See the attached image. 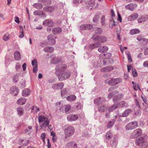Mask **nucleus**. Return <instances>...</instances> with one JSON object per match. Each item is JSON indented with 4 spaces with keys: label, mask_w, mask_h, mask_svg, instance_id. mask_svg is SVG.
Instances as JSON below:
<instances>
[{
    "label": "nucleus",
    "mask_w": 148,
    "mask_h": 148,
    "mask_svg": "<svg viewBox=\"0 0 148 148\" xmlns=\"http://www.w3.org/2000/svg\"><path fill=\"white\" fill-rule=\"evenodd\" d=\"M38 120L41 128H46L48 126L49 121L47 117L41 115L38 117Z\"/></svg>",
    "instance_id": "f257e3e1"
},
{
    "label": "nucleus",
    "mask_w": 148,
    "mask_h": 148,
    "mask_svg": "<svg viewBox=\"0 0 148 148\" xmlns=\"http://www.w3.org/2000/svg\"><path fill=\"white\" fill-rule=\"evenodd\" d=\"M136 142L140 148H145L148 146V142L143 138H139L136 140Z\"/></svg>",
    "instance_id": "f03ea898"
},
{
    "label": "nucleus",
    "mask_w": 148,
    "mask_h": 148,
    "mask_svg": "<svg viewBox=\"0 0 148 148\" xmlns=\"http://www.w3.org/2000/svg\"><path fill=\"white\" fill-rule=\"evenodd\" d=\"M74 127L72 126H69L66 128L64 131L65 138L72 136L74 132Z\"/></svg>",
    "instance_id": "7ed1b4c3"
},
{
    "label": "nucleus",
    "mask_w": 148,
    "mask_h": 148,
    "mask_svg": "<svg viewBox=\"0 0 148 148\" xmlns=\"http://www.w3.org/2000/svg\"><path fill=\"white\" fill-rule=\"evenodd\" d=\"M71 73L69 72H62L58 75V79L60 81H63L69 77Z\"/></svg>",
    "instance_id": "20e7f679"
},
{
    "label": "nucleus",
    "mask_w": 148,
    "mask_h": 148,
    "mask_svg": "<svg viewBox=\"0 0 148 148\" xmlns=\"http://www.w3.org/2000/svg\"><path fill=\"white\" fill-rule=\"evenodd\" d=\"M138 126V122L134 121L131 122L127 124L125 127V128L127 130H132L135 129Z\"/></svg>",
    "instance_id": "39448f33"
},
{
    "label": "nucleus",
    "mask_w": 148,
    "mask_h": 148,
    "mask_svg": "<svg viewBox=\"0 0 148 148\" xmlns=\"http://www.w3.org/2000/svg\"><path fill=\"white\" fill-rule=\"evenodd\" d=\"M142 134V130L140 129H137L134 130L131 133L130 137L132 138H136L140 136Z\"/></svg>",
    "instance_id": "423d86ee"
},
{
    "label": "nucleus",
    "mask_w": 148,
    "mask_h": 148,
    "mask_svg": "<svg viewBox=\"0 0 148 148\" xmlns=\"http://www.w3.org/2000/svg\"><path fill=\"white\" fill-rule=\"evenodd\" d=\"M121 81V79L120 78L112 79L109 81L108 83L110 85L115 86L120 83Z\"/></svg>",
    "instance_id": "0eeeda50"
},
{
    "label": "nucleus",
    "mask_w": 148,
    "mask_h": 148,
    "mask_svg": "<svg viewBox=\"0 0 148 148\" xmlns=\"http://www.w3.org/2000/svg\"><path fill=\"white\" fill-rule=\"evenodd\" d=\"M92 38L94 40H97L98 41L101 42H106L107 41V38L105 36H98L95 37L93 36Z\"/></svg>",
    "instance_id": "6e6552de"
},
{
    "label": "nucleus",
    "mask_w": 148,
    "mask_h": 148,
    "mask_svg": "<svg viewBox=\"0 0 148 148\" xmlns=\"http://www.w3.org/2000/svg\"><path fill=\"white\" fill-rule=\"evenodd\" d=\"M64 85L63 82H59L53 84L52 86V88L55 90H60L62 89L64 87Z\"/></svg>",
    "instance_id": "1a4fd4ad"
},
{
    "label": "nucleus",
    "mask_w": 148,
    "mask_h": 148,
    "mask_svg": "<svg viewBox=\"0 0 148 148\" xmlns=\"http://www.w3.org/2000/svg\"><path fill=\"white\" fill-rule=\"evenodd\" d=\"M18 92V88L16 86H13L10 89V93L13 96H16Z\"/></svg>",
    "instance_id": "9d476101"
},
{
    "label": "nucleus",
    "mask_w": 148,
    "mask_h": 148,
    "mask_svg": "<svg viewBox=\"0 0 148 148\" xmlns=\"http://www.w3.org/2000/svg\"><path fill=\"white\" fill-rule=\"evenodd\" d=\"M106 101V99L103 98L99 97L96 98L94 101V103L95 104L99 105L103 103Z\"/></svg>",
    "instance_id": "9b49d317"
},
{
    "label": "nucleus",
    "mask_w": 148,
    "mask_h": 148,
    "mask_svg": "<svg viewBox=\"0 0 148 148\" xmlns=\"http://www.w3.org/2000/svg\"><path fill=\"white\" fill-rule=\"evenodd\" d=\"M32 64L33 66V69L34 73H36L38 71L37 62L36 59H34L32 61Z\"/></svg>",
    "instance_id": "f8f14e48"
},
{
    "label": "nucleus",
    "mask_w": 148,
    "mask_h": 148,
    "mask_svg": "<svg viewBox=\"0 0 148 148\" xmlns=\"http://www.w3.org/2000/svg\"><path fill=\"white\" fill-rule=\"evenodd\" d=\"M78 118V117L76 115L71 114L68 115L67 119L68 121H71L76 120Z\"/></svg>",
    "instance_id": "ddd939ff"
},
{
    "label": "nucleus",
    "mask_w": 148,
    "mask_h": 148,
    "mask_svg": "<svg viewBox=\"0 0 148 148\" xmlns=\"http://www.w3.org/2000/svg\"><path fill=\"white\" fill-rule=\"evenodd\" d=\"M92 28V25L89 24L82 25L80 26V29L82 30L90 29Z\"/></svg>",
    "instance_id": "4468645a"
},
{
    "label": "nucleus",
    "mask_w": 148,
    "mask_h": 148,
    "mask_svg": "<svg viewBox=\"0 0 148 148\" xmlns=\"http://www.w3.org/2000/svg\"><path fill=\"white\" fill-rule=\"evenodd\" d=\"M43 24L46 26H51L53 25V22L51 20H46L43 21Z\"/></svg>",
    "instance_id": "2eb2a0df"
},
{
    "label": "nucleus",
    "mask_w": 148,
    "mask_h": 148,
    "mask_svg": "<svg viewBox=\"0 0 148 148\" xmlns=\"http://www.w3.org/2000/svg\"><path fill=\"white\" fill-rule=\"evenodd\" d=\"M123 97V95L122 94H119L115 96L113 99V101L114 102H117L120 101L121 99Z\"/></svg>",
    "instance_id": "dca6fc26"
},
{
    "label": "nucleus",
    "mask_w": 148,
    "mask_h": 148,
    "mask_svg": "<svg viewBox=\"0 0 148 148\" xmlns=\"http://www.w3.org/2000/svg\"><path fill=\"white\" fill-rule=\"evenodd\" d=\"M26 99L24 98L21 97L17 101V104L22 105L24 104L26 102Z\"/></svg>",
    "instance_id": "f3484780"
},
{
    "label": "nucleus",
    "mask_w": 148,
    "mask_h": 148,
    "mask_svg": "<svg viewBox=\"0 0 148 148\" xmlns=\"http://www.w3.org/2000/svg\"><path fill=\"white\" fill-rule=\"evenodd\" d=\"M138 16V14L137 13H134L128 17V21H132L137 18Z\"/></svg>",
    "instance_id": "a211bd4d"
},
{
    "label": "nucleus",
    "mask_w": 148,
    "mask_h": 148,
    "mask_svg": "<svg viewBox=\"0 0 148 148\" xmlns=\"http://www.w3.org/2000/svg\"><path fill=\"white\" fill-rule=\"evenodd\" d=\"M62 31V29L59 27L54 28L52 30L53 33L55 34H59Z\"/></svg>",
    "instance_id": "6ab92c4d"
},
{
    "label": "nucleus",
    "mask_w": 148,
    "mask_h": 148,
    "mask_svg": "<svg viewBox=\"0 0 148 148\" xmlns=\"http://www.w3.org/2000/svg\"><path fill=\"white\" fill-rule=\"evenodd\" d=\"M48 40L51 45H54L56 44V40L55 39L52 38L51 35H49L48 36Z\"/></svg>",
    "instance_id": "aec40b11"
},
{
    "label": "nucleus",
    "mask_w": 148,
    "mask_h": 148,
    "mask_svg": "<svg viewBox=\"0 0 148 148\" xmlns=\"http://www.w3.org/2000/svg\"><path fill=\"white\" fill-rule=\"evenodd\" d=\"M54 7L52 6H46L43 8L44 10L48 12H53L54 10Z\"/></svg>",
    "instance_id": "412c9836"
},
{
    "label": "nucleus",
    "mask_w": 148,
    "mask_h": 148,
    "mask_svg": "<svg viewBox=\"0 0 148 148\" xmlns=\"http://www.w3.org/2000/svg\"><path fill=\"white\" fill-rule=\"evenodd\" d=\"M113 69L112 66H108L106 67H103L102 68L101 70V72H107L111 71Z\"/></svg>",
    "instance_id": "4be33fe9"
},
{
    "label": "nucleus",
    "mask_w": 148,
    "mask_h": 148,
    "mask_svg": "<svg viewBox=\"0 0 148 148\" xmlns=\"http://www.w3.org/2000/svg\"><path fill=\"white\" fill-rule=\"evenodd\" d=\"M43 50L46 52L49 53L53 52L54 50V49L51 47H47L44 48Z\"/></svg>",
    "instance_id": "5701e85b"
},
{
    "label": "nucleus",
    "mask_w": 148,
    "mask_h": 148,
    "mask_svg": "<svg viewBox=\"0 0 148 148\" xmlns=\"http://www.w3.org/2000/svg\"><path fill=\"white\" fill-rule=\"evenodd\" d=\"M76 146V145L74 142H71L66 145L65 148H74Z\"/></svg>",
    "instance_id": "b1692460"
},
{
    "label": "nucleus",
    "mask_w": 148,
    "mask_h": 148,
    "mask_svg": "<svg viewBox=\"0 0 148 148\" xmlns=\"http://www.w3.org/2000/svg\"><path fill=\"white\" fill-rule=\"evenodd\" d=\"M108 50V47L106 46L101 47L99 48L98 51L100 53H103Z\"/></svg>",
    "instance_id": "393cba45"
},
{
    "label": "nucleus",
    "mask_w": 148,
    "mask_h": 148,
    "mask_svg": "<svg viewBox=\"0 0 148 148\" xmlns=\"http://www.w3.org/2000/svg\"><path fill=\"white\" fill-rule=\"evenodd\" d=\"M30 93V91L29 89H25L22 92V95L23 96H27L29 95Z\"/></svg>",
    "instance_id": "a878e982"
},
{
    "label": "nucleus",
    "mask_w": 148,
    "mask_h": 148,
    "mask_svg": "<svg viewBox=\"0 0 148 148\" xmlns=\"http://www.w3.org/2000/svg\"><path fill=\"white\" fill-rule=\"evenodd\" d=\"M148 17L147 16H142L138 19V23H141L144 22L148 20Z\"/></svg>",
    "instance_id": "bb28decb"
},
{
    "label": "nucleus",
    "mask_w": 148,
    "mask_h": 148,
    "mask_svg": "<svg viewBox=\"0 0 148 148\" xmlns=\"http://www.w3.org/2000/svg\"><path fill=\"white\" fill-rule=\"evenodd\" d=\"M62 60L60 57H55L51 61V63L53 64H58Z\"/></svg>",
    "instance_id": "cd10ccee"
},
{
    "label": "nucleus",
    "mask_w": 148,
    "mask_h": 148,
    "mask_svg": "<svg viewBox=\"0 0 148 148\" xmlns=\"http://www.w3.org/2000/svg\"><path fill=\"white\" fill-rule=\"evenodd\" d=\"M118 107V104H114L108 109V110L110 112H112L116 110Z\"/></svg>",
    "instance_id": "c85d7f7f"
},
{
    "label": "nucleus",
    "mask_w": 148,
    "mask_h": 148,
    "mask_svg": "<svg viewBox=\"0 0 148 148\" xmlns=\"http://www.w3.org/2000/svg\"><path fill=\"white\" fill-rule=\"evenodd\" d=\"M18 114L20 116L23 115L24 113V110L23 108L21 107L18 108L17 109Z\"/></svg>",
    "instance_id": "c756f323"
},
{
    "label": "nucleus",
    "mask_w": 148,
    "mask_h": 148,
    "mask_svg": "<svg viewBox=\"0 0 148 148\" xmlns=\"http://www.w3.org/2000/svg\"><path fill=\"white\" fill-rule=\"evenodd\" d=\"M132 112V110L130 109H127L125 110L123 113L122 116H127Z\"/></svg>",
    "instance_id": "7c9ffc66"
},
{
    "label": "nucleus",
    "mask_w": 148,
    "mask_h": 148,
    "mask_svg": "<svg viewBox=\"0 0 148 148\" xmlns=\"http://www.w3.org/2000/svg\"><path fill=\"white\" fill-rule=\"evenodd\" d=\"M101 45L99 43H97L92 44L89 45V47L90 49H93L95 48H97Z\"/></svg>",
    "instance_id": "2f4dec72"
},
{
    "label": "nucleus",
    "mask_w": 148,
    "mask_h": 148,
    "mask_svg": "<svg viewBox=\"0 0 148 148\" xmlns=\"http://www.w3.org/2000/svg\"><path fill=\"white\" fill-rule=\"evenodd\" d=\"M14 56L16 60H19L21 58V55L19 51H16L14 53Z\"/></svg>",
    "instance_id": "473e14b6"
},
{
    "label": "nucleus",
    "mask_w": 148,
    "mask_h": 148,
    "mask_svg": "<svg viewBox=\"0 0 148 148\" xmlns=\"http://www.w3.org/2000/svg\"><path fill=\"white\" fill-rule=\"evenodd\" d=\"M134 6L133 4H130L127 5L125 7V8L126 10H129L131 11H133L134 10Z\"/></svg>",
    "instance_id": "72a5a7b5"
},
{
    "label": "nucleus",
    "mask_w": 148,
    "mask_h": 148,
    "mask_svg": "<svg viewBox=\"0 0 148 148\" xmlns=\"http://www.w3.org/2000/svg\"><path fill=\"white\" fill-rule=\"evenodd\" d=\"M140 32V31L137 29H133L130 30V33L132 35L138 34Z\"/></svg>",
    "instance_id": "f704fd0d"
},
{
    "label": "nucleus",
    "mask_w": 148,
    "mask_h": 148,
    "mask_svg": "<svg viewBox=\"0 0 148 148\" xmlns=\"http://www.w3.org/2000/svg\"><path fill=\"white\" fill-rule=\"evenodd\" d=\"M66 99L69 101H74L76 99V97L74 95H71L68 97Z\"/></svg>",
    "instance_id": "c9c22d12"
},
{
    "label": "nucleus",
    "mask_w": 148,
    "mask_h": 148,
    "mask_svg": "<svg viewBox=\"0 0 148 148\" xmlns=\"http://www.w3.org/2000/svg\"><path fill=\"white\" fill-rule=\"evenodd\" d=\"M10 34L9 33H7L5 34L3 36V40L4 41H7L10 38Z\"/></svg>",
    "instance_id": "e433bc0d"
},
{
    "label": "nucleus",
    "mask_w": 148,
    "mask_h": 148,
    "mask_svg": "<svg viewBox=\"0 0 148 148\" xmlns=\"http://www.w3.org/2000/svg\"><path fill=\"white\" fill-rule=\"evenodd\" d=\"M33 6L37 9H40L42 7L41 4L39 3H35L33 5Z\"/></svg>",
    "instance_id": "4c0bfd02"
},
{
    "label": "nucleus",
    "mask_w": 148,
    "mask_h": 148,
    "mask_svg": "<svg viewBox=\"0 0 148 148\" xmlns=\"http://www.w3.org/2000/svg\"><path fill=\"white\" fill-rule=\"evenodd\" d=\"M126 102L125 101H122L119 102L118 103L116 104H118V107H119L120 108L123 107H124L125 104Z\"/></svg>",
    "instance_id": "58836bf2"
},
{
    "label": "nucleus",
    "mask_w": 148,
    "mask_h": 148,
    "mask_svg": "<svg viewBox=\"0 0 148 148\" xmlns=\"http://www.w3.org/2000/svg\"><path fill=\"white\" fill-rule=\"evenodd\" d=\"M94 29L95 32L96 34H101L102 32V30L101 28H95Z\"/></svg>",
    "instance_id": "ea45409f"
},
{
    "label": "nucleus",
    "mask_w": 148,
    "mask_h": 148,
    "mask_svg": "<svg viewBox=\"0 0 148 148\" xmlns=\"http://www.w3.org/2000/svg\"><path fill=\"white\" fill-rule=\"evenodd\" d=\"M18 74L14 75L13 77V80L14 82H16L18 79Z\"/></svg>",
    "instance_id": "a19ab883"
},
{
    "label": "nucleus",
    "mask_w": 148,
    "mask_h": 148,
    "mask_svg": "<svg viewBox=\"0 0 148 148\" xmlns=\"http://www.w3.org/2000/svg\"><path fill=\"white\" fill-rule=\"evenodd\" d=\"M99 15H95L93 19V22L97 23L99 21Z\"/></svg>",
    "instance_id": "79ce46f5"
},
{
    "label": "nucleus",
    "mask_w": 148,
    "mask_h": 148,
    "mask_svg": "<svg viewBox=\"0 0 148 148\" xmlns=\"http://www.w3.org/2000/svg\"><path fill=\"white\" fill-rule=\"evenodd\" d=\"M71 108V106L70 105L68 104L66 106L65 108V112H66L70 110Z\"/></svg>",
    "instance_id": "37998d69"
},
{
    "label": "nucleus",
    "mask_w": 148,
    "mask_h": 148,
    "mask_svg": "<svg viewBox=\"0 0 148 148\" xmlns=\"http://www.w3.org/2000/svg\"><path fill=\"white\" fill-rule=\"evenodd\" d=\"M20 27L21 29V31L20 32V35L19 36V37L20 38H23L24 36L23 27L21 26H20Z\"/></svg>",
    "instance_id": "c03bdc74"
},
{
    "label": "nucleus",
    "mask_w": 148,
    "mask_h": 148,
    "mask_svg": "<svg viewBox=\"0 0 148 148\" xmlns=\"http://www.w3.org/2000/svg\"><path fill=\"white\" fill-rule=\"evenodd\" d=\"M112 134L111 132H107L106 135V137L107 139H110L111 137Z\"/></svg>",
    "instance_id": "a18cd8bd"
},
{
    "label": "nucleus",
    "mask_w": 148,
    "mask_h": 148,
    "mask_svg": "<svg viewBox=\"0 0 148 148\" xmlns=\"http://www.w3.org/2000/svg\"><path fill=\"white\" fill-rule=\"evenodd\" d=\"M142 42L144 45H147L148 44V39L147 38H143L142 39Z\"/></svg>",
    "instance_id": "49530a36"
},
{
    "label": "nucleus",
    "mask_w": 148,
    "mask_h": 148,
    "mask_svg": "<svg viewBox=\"0 0 148 148\" xmlns=\"http://www.w3.org/2000/svg\"><path fill=\"white\" fill-rule=\"evenodd\" d=\"M67 93V90L66 89H64L61 91V95L62 97L64 96V95Z\"/></svg>",
    "instance_id": "de8ad7c7"
},
{
    "label": "nucleus",
    "mask_w": 148,
    "mask_h": 148,
    "mask_svg": "<svg viewBox=\"0 0 148 148\" xmlns=\"http://www.w3.org/2000/svg\"><path fill=\"white\" fill-rule=\"evenodd\" d=\"M45 134L44 133H43L41 134L40 136V138L43 140L44 143H45Z\"/></svg>",
    "instance_id": "09e8293b"
},
{
    "label": "nucleus",
    "mask_w": 148,
    "mask_h": 148,
    "mask_svg": "<svg viewBox=\"0 0 148 148\" xmlns=\"http://www.w3.org/2000/svg\"><path fill=\"white\" fill-rule=\"evenodd\" d=\"M114 124V123L111 121H110L107 124V127L108 128H110Z\"/></svg>",
    "instance_id": "8fccbe9b"
},
{
    "label": "nucleus",
    "mask_w": 148,
    "mask_h": 148,
    "mask_svg": "<svg viewBox=\"0 0 148 148\" xmlns=\"http://www.w3.org/2000/svg\"><path fill=\"white\" fill-rule=\"evenodd\" d=\"M132 74L134 77H136L137 76V72L135 69H133L132 70Z\"/></svg>",
    "instance_id": "3c124183"
},
{
    "label": "nucleus",
    "mask_w": 148,
    "mask_h": 148,
    "mask_svg": "<svg viewBox=\"0 0 148 148\" xmlns=\"http://www.w3.org/2000/svg\"><path fill=\"white\" fill-rule=\"evenodd\" d=\"M107 109L106 107L104 106H101L99 109V110L100 112H103L104 110Z\"/></svg>",
    "instance_id": "603ef678"
},
{
    "label": "nucleus",
    "mask_w": 148,
    "mask_h": 148,
    "mask_svg": "<svg viewBox=\"0 0 148 148\" xmlns=\"http://www.w3.org/2000/svg\"><path fill=\"white\" fill-rule=\"evenodd\" d=\"M32 129V127L31 126H29L28 128L26 129L25 131L26 133H27Z\"/></svg>",
    "instance_id": "864d4df0"
},
{
    "label": "nucleus",
    "mask_w": 148,
    "mask_h": 148,
    "mask_svg": "<svg viewBox=\"0 0 148 148\" xmlns=\"http://www.w3.org/2000/svg\"><path fill=\"white\" fill-rule=\"evenodd\" d=\"M105 19V16H103L101 18V23L102 24V25H103L104 24Z\"/></svg>",
    "instance_id": "5fc2aeb1"
},
{
    "label": "nucleus",
    "mask_w": 148,
    "mask_h": 148,
    "mask_svg": "<svg viewBox=\"0 0 148 148\" xmlns=\"http://www.w3.org/2000/svg\"><path fill=\"white\" fill-rule=\"evenodd\" d=\"M61 66H57L56 68V71H60L62 70V68L61 67Z\"/></svg>",
    "instance_id": "6e6d98bb"
},
{
    "label": "nucleus",
    "mask_w": 148,
    "mask_h": 148,
    "mask_svg": "<svg viewBox=\"0 0 148 148\" xmlns=\"http://www.w3.org/2000/svg\"><path fill=\"white\" fill-rule=\"evenodd\" d=\"M110 22H112V23H111V25L112 26L115 25L117 23L115 22L114 20L113 19H112V21L111 20Z\"/></svg>",
    "instance_id": "4d7b16f0"
},
{
    "label": "nucleus",
    "mask_w": 148,
    "mask_h": 148,
    "mask_svg": "<svg viewBox=\"0 0 148 148\" xmlns=\"http://www.w3.org/2000/svg\"><path fill=\"white\" fill-rule=\"evenodd\" d=\"M141 112L140 110H137L135 113V114L137 116H139L140 115Z\"/></svg>",
    "instance_id": "13d9d810"
},
{
    "label": "nucleus",
    "mask_w": 148,
    "mask_h": 148,
    "mask_svg": "<svg viewBox=\"0 0 148 148\" xmlns=\"http://www.w3.org/2000/svg\"><path fill=\"white\" fill-rule=\"evenodd\" d=\"M36 108V110L35 111V112H37L38 111H39L40 110V109L39 108H38L37 107H35L34 106H33L32 107V110L33 111V110L34 109Z\"/></svg>",
    "instance_id": "bf43d9fd"
},
{
    "label": "nucleus",
    "mask_w": 148,
    "mask_h": 148,
    "mask_svg": "<svg viewBox=\"0 0 148 148\" xmlns=\"http://www.w3.org/2000/svg\"><path fill=\"white\" fill-rule=\"evenodd\" d=\"M83 0H73V2L75 3H79L82 2Z\"/></svg>",
    "instance_id": "052dcab7"
},
{
    "label": "nucleus",
    "mask_w": 148,
    "mask_h": 148,
    "mask_svg": "<svg viewBox=\"0 0 148 148\" xmlns=\"http://www.w3.org/2000/svg\"><path fill=\"white\" fill-rule=\"evenodd\" d=\"M143 38V37L139 35L138 36L137 38V39L139 41H142V39Z\"/></svg>",
    "instance_id": "680f3d73"
},
{
    "label": "nucleus",
    "mask_w": 148,
    "mask_h": 148,
    "mask_svg": "<svg viewBox=\"0 0 148 148\" xmlns=\"http://www.w3.org/2000/svg\"><path fill=\"white\" fill-rule=\"evenodd\" d=\"M52 140L53 142H56L57 139V137L56 136H53L52 137Z\"/></svg>",
    "instance_id": "e2e57ef3"
},
{
    "label": "nucleus",
    "mask_w": 148,
    "mask_h": 148,
    "mask_svg": "<svg viewBox=\"0 0 148 148\" xmlns=\"http://www.w3.org/2000/svg\"><path fill=\"white\" fill-rule=\"evenodd\" d=\"M143 66L144 67H148V61H146L144 62Z\"/></svg>",
    "instance_id": "0e129e2a"
},
{
    "label": "nucleus",
    "mask_w": 148,
    "mask_h": 148,
    "mask_svg": "<svg viewBox=\"0 0 148 148\" xmlns=\"http://www.w3.org/2000/svg\"><path fill=\"white\" fill-rule=\"evenodd\" d=\"M15 21L17 23H19V18L18 16H16L15 18Z\"/></svg>",
    "instance_id": "69168bd1"
},
{
    "label": "nucleus",
    "mask_w": 148,
    "mask_h": 148,
    "mask_svg": "<svg viewBox=\"0 0 148 148\" xmlns=\"http://www.w3.org/2000/svg\"><path fill=\"white\" fill-rule=\"evenodd\" d=\"M127 59L129 62H132V59L130 55L127 56Z\"/></svg>",
    "instance_id": "338daca9"
},
{
    "label": "nucleus",
    "mask_w": 148,
    "mask_h": 148,
    "mask_svg": "<svg viewBox=\"0 0 148 148\" xmlns=\"http://www.w3.org/2000/svg\"><path fill=\"white\" fill-rule=\"evenodd\" d=\"M21 67L20 64L19 63H17L16 65V69H19Z\"/></svg>",
    "instance_id": "774afa93"
}]
</instances>
